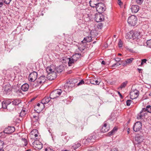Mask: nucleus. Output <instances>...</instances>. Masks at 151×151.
<instances>
[{
  "label": "nucleus",
  "mask_w": 151,
  "mask_h": 151,
  "mask_svg": "<svg viewBox=\"0 0 151 151\" xmlns=\"http://www.w3.org/2000/svg\"><path fill=\"white\" fill-rule=\"evenodd\" d=\"M137 17L134 15L129 17L127 20L128 23L131 26H134L137 22Z\"/></svg>",
  "instance_id": "obj_1"
},
{
  "label": "nucleus",
  "mask_w": 151,
  "mask_h": 151,
  "mask_svg": "<svg viewBox=\"0 0 151 151\" xmlns=\"http://www.w3.org/2000/svg\"><path fill=\"white\" fill-rule=\"evenodd\" d=\"M62 92L61 89H58L54 90L50 93V98L52 99H54L59 97Z\"/></svg>",
  "instance_id": "obj_2"
},
{
  "label": "nucleus",
  "mask_w": 151,
  "mask_h": 151,
  "mask_svg": "<svg viewBox=\"0 0 151 151\" xmlns=\"http://www.w3.org/2000/svg\"><path fill=\"white\" fill-rule=\"evenodd\" d=\"M96 11L99 13L104 12L106 9V6L103 3H99L95 7Z\"/></svg>",
  "instance_id": "obj_3"
},
{
  "label": "nucleus",
  "mask_w": 151,
  "mask_h": 151,
  "mask_svg": "<svg viewBox=\"0 0 151 151\" xmlns=\"http://www.w3.org/2000/svg\"><path fill=\"white\" fill-rule=\"evenodd\" d=\"M3 93L4 94L9 95L11 93L12 89V87L9 84H7L3 88Z\"/></svg>",
  "instance_id": "obj_4"
},
{
  "label": "nucleus",
  "mask_w": 151,
  "mask_h": 151,
  "mask_svg": "<svg viewBox=\"0 0 151 151\" xmlns=\"http://www.w3.org/2000/svg\"><path fill=\"white\" fill-rule=\"evenodd\" d=\"M139 92L136 89L132 88L130 93V99H133L137 98L138 96Z\"/></svg>",
  "instance_id": "obj_5"
},
{
  "label": "nucleus",
  "mask_w": 151,
  "mask_h": 151,
  "mask_svg": "<svg viewBox=\"0 0 151 151\" xmlns=\"http://www.w3.org/2000/svg\"><path fill=\"white\" fill-rule=\"evenodd\" d=\"M47 78L44 75H42L38 78L36 82H37V85L40 86L42 85L44 83L47 79Z\"/></svg>",
  "instance_id": "obj_6"
},
{
  "label": "nucleus",
  "mask_w": 151,
  "mask_h": 151,
  "mask_svg": "<svg viewBox=\"0 0 151 151\" xmlns=\"http://www.w3.org/2000/svg\"><path fill=\"white\" fill-rule=\"evenodd\" d=\"M142 124L140 122H136L133 127V129L135 132L140 131L142 129Z\"/></svg>",
  "instance_id": "obj_7"
},
{
  "label": "nucleus",
  "mask_w": 151,
  "mask_h": 151,
  "mask_svg": "<svg viewBox=\"0 0 151 151\" xmlns=\"http://www.w3.org/2000/svg\"><path fill=\"white\" fill-rule=\"evenodd\" d=\"M37 73L35 71H33L29 75V80L31 82H33L37 79Z\"/></svg>",
  "instance_id": "obj_8"
},
{
  "label": "nucleus",
  "mask_w": 151,
  "mask_h": 151,
  "mask_svg": "<svg viewBox=\"0 0 151 151\" xmlns=\"http://www.w3.org/2000/svg\"><path fill=\"white\" fill-rule=\"evenodd\" d=\"M135 144L136 145H139L144 140L143 137L139 134L136 135L135 138Z\"/></svg>",
  "instance_id": "obj_9"
},
{
  "label": "nucleus",
  "mask_w": 151,
  "mask_h": 151,
  "mask_svg": "<svg viewBox=\"0 0 151 151\" xmlns=\"http://www.w3.org/2000/svg\"><path fill=\"white\" fill-rule=\"evenodd\" d=\"M33 144L36 150H40L43 147V145L39 141H35Z\"/></svg>",
  "instance_id": "obj_10"
},
{
  "label": "nucleus",
  "mask_w": 151,
  "mask_h": 151,
  "mask_svg": "<svg viewBox=\"0 0 151 151\" xmlns=\"http://www.w3.org/2000/svg\"><path fill=\"white\" fill-rule=\"evenodd\" d=\"M104 20V15L101 13H99L96 15L95 21L97 22H100L103 21Z\"/></svg>",
  "instance_id": "obj_11"
},
{
  "label": "nucleus",
  "mask_w": 151,
  "mask_h": 151,
  "mask_svg": "<svg viewBox=\"0 0 151 151\" xmlns=\"http://www.w3.org/2000/svg\"><path fill=\"white\" fill-rule=\"evenodd\" d=\"M133 39L135 41L138 40L141 37L140 32L139 31H133Z\"/></svg>",
  "instance_id": "obj_12"
},
{
  "label": "nucleus",
  "mask_w": 151,
  "mask_h": 151,
  "mask_svg": "<svg viewBox=\"0 0 151 151\" xmlns=\"http://www.w3.org/2000/svg\"><path fill=\"white\" fill-rule=\"evenodd\" d=\"M14 130L15 128L14 127H9L5 129L4 132L5 133L9 134L12 133Z\"/></svg>",
  "instance_id": "obj_13"
},
{
  "label": "nucleus",
  "mask_w": 151,
  "mask_h": 151,
  "mask_svg": "<svg viewBox=\"0 0 151 151\" xmlns=\"http://www.w3.org/2000/svg\"><path fill=\"white\" fill-rule=\"evenodd\" d=\"M96 138V134H92L89 135L88 137V141L89 143H93L95 141Z\"/></svg>",
  "instance_id": "obj_14"
},
{
  "label": "nucleus",
  "mask_w": 151,
  "mask_h": 151,
  "mask_svg": "<svg viewBox=\"0 0 151 151\" xmlns=\"http://www.w3.org/2000/svg\"><path fill=\"white\" fill-rule=\"evenodd\" d=\"M11 103V102L3 101L2 103V107L4 109H9L11 110L12 109L9 108V104Z\"/></svg>",
  "instance_id": "obj_15"
},
{
  "label": "nucleus",
  "mask_w": 151,
  "mask_h": 151,
  "mask_svg": "<svg viewBox=\"0 0 151 151\" xmlns=\"http://www.w3.org/2000/svg\"><path fill=\"white\" fill-rule=\"evenodd\" d=\"M147 114L146 112L142 109L140 113L138 114L137 116V119H143L145 115Z\"/></svg>",
  "instance_id": "obj_16"
},
{
  "label": "nucleus",
  "mask_w": 151,
  "mask_h": 151,
  "mask_svg": "<svg viewBox=\"0 0 151 151\" xmlns=\"http://www.w3.org/2000/svg\"><path fill=\"white\" fill-rule=\"evenodd\" d=\"M139 9V7L137 5H133L131 6V9L132 13H137Z\"/></svg>",
  "instance_id": "obj_17"
},
{
  "label": "nucleus",
  "mask_w": 151,
  "mask_h": 151,
  "mask_svg": "<svg viewBox=\"0 0 151 151\" xmlns=\"http://www.w3.org/2000/svg\"><path fill=\"white\" fill-rule=\"evenodd\" d=\"M99 3V1L97 0H90L89 1L90 6L93 8L95 7Z\"/></svg>",
  "instance_id": "obj_18"
},
{
  "label": "nucleus",
  "mask_w": 151,
  "mask_h": 151,
  "mask_svg": "<svg viewBox=\"0 0 151 151\" xmlns=\"http://www.w3.org/2000/svg\"><path fill=\"white\" fill-rule=\"evenodd\" d=\"M45 107V106L42 103H41V104L40 103H38L35 106L36 109H37V110H38L39 112L42 111Z\"/></svg>",
  "instance_id": "obj_19"
},
{
  "label": "nucleus",
  "mask_w": 151,
  "mask_h": 151,
  "mask_svg": "<svg viewBox=\"0 0 151 151\" xmlns=\"http://www.w3.org/2000/svg\"><path fill=\"white\" fill-rule=\"evenodd\" d=\"M51 99H52L50 98V97L48 96L45 97L42 100L41 103L44 105L45 104L49 102Z\"/></svg>",
  "instance_id": "obj_20"
},
{
  "label": "nucleus",
  "mask_w": 151,
  "mask_h": 151,
  "mask_svg": "<svg viewBox=\"0 0 151 151\" xmlns=\"http://www.w3.org/2000/svg\"><path fill=\"white\" fill-rule=\"evenodd\" d=\"M133 31L132 30L126 34L125 37L127 39H132L133 38Z\"/></svg>",
  "instance_id": "obj_21"
},
{
  "label": "nucleus",
  "mask_w": 151,
  "mask_h": 151,
  "mask_svg": "<svg viewBox=\"0 0 151 151\" xmlns=\"http://www.w3.org/2000/svg\"><path fill=\"white\" fill-rule=\"evenodd\" d=\"M109 129V127H107V124L106 123H104L101 130V132L104 133L107 132Z\"/></svg>",
  "instance_id": "obj_22"
},
{
  "label": "nucleus",
  "mask_w": 151,
  "mask_h": 151,
  "mask_svg": "<svg viewBox=\"0 0 151 151\" xmlns=\"http://www.w3.org/2000/svg\"><path fill=\"white\" fill-rule=\"evenodd\" d=\"M92 40V37L91 36H88L85 37L83 40L82 41L83 43H86L87 42H90Z\"/></svg>",
  "instance_id": "obj_23"
},
{
  "label": "nucleus",
  "mask_w": 151,
  "mask_h": 151,
  "mask_svg": "<svg viewBox=\"0 0 151 151\" xmlns=\"http://www.w3.org/2000/svg\"><path fill=\"white\" fill-rule=\"evenodd\" d=\"M53 68V67L51 66L48 67L47 68H46V71L48 74H50L56 71L55 69L52 68Z\"/></svg>",
  "instance_id": "obj_24"
},
{
  "label": "nucleus",
  "mask_w": 151,
  "mask_h": 151,
  "mask_svg": "<svg viewBox=\"0 0 151 151\" xmlns=\"http://www.w3.org/2000/svg\"><path fill=\"white\" fill-rule=\"evenodd\" d=\"M29 88L28 84L27 83H24L22 85L21 87V89L24 91H26L28 90Z\"/></svg>",
  "instance_id": "obj_25"
},
{
  "label": "nucleus",
  "mask_w": 151,
  "mask_h": 151,
  "mask_svg": "<svg viewBox=\"0 0 151 151\" xmlns=\"http://www.w3.org/2000/svg\"><path fill=\"white\" fill-rule=\"evenodd\" d=\"M50 74H51L50 76V78H49V80H53L56 78L57 74L56 73V70Z\"/></svg>",
  "instance_id": "obj_26"
},
{
  "label": "nucleus",
  "mask_w": 151,
  "mask_h": 151,
  "mask_svg": "<svg viewBox=\"0 0 151 151\" xmlns=\"http://www.w3.org/2000/svg\"><path fill=\"white\" fill-rule=\"evenodd\" d=\"M81 56V54L80 53H75L71 57L73 58V59H74V60L76 61L78 59L80 58Z\"/></svg>",
  "instance_id": "obj_27"
},
{
  "label": "nucleus",
  "mask_w": 151,
  "mask_h": 151,
  "mask_svg": "<svg viewBox=\"0 0 151 151\" xmlns=\"http://www.w3.org/2000/svg\"><path fill=\"white\" fill-rule=\"evenodd\" d=\"M136 41L137 42V44L139 45L142 46L145 45V40L144 39L141 38Z\"/></svg>",
  "instance_id": "obj_28"
},
{
  "label": "nucleus",
  "mask_w": 151,
  "mask_h": 151,
  "mask_svg": "<svg viewBox=\"0 0 151 151\" xmlns=\"http://www.w3.org/2000/svg\"><path fill=\"white\" fill-rule=\"evenodd\" d=\"M12 104L14 105H18L21 102V100L19 99H15L12 101Z\"/></svg>",
  "instance_id": "obj_29"
},
{
  "label": "nucleus",
  "mask_w": 151,
  "mask_h": 151,
  "mask_svg": "<svg viewBox=\"0 0 151 151\" xmlns=\"http://www.w3.org/2000/svg\"><path fill=\"white\" fill-rule=\"evenodd\" d=\"M68 59L69 60L68 65L69 66H72L74 63L76 62L74 59H73L72 57L71 58H69Z\"/></svg>",
  "instance_id": "obj_30"
},
{
  "label": "nucleus",
  "mask_w": 151,
  "mask_h": 151,
  "mask_svg": "<svg viewBox=\"0 0 151 151\" xmlns=\"http://www.w3.org/2000/svg\"><path fill=\"white\" fill-rule=\"evenodd\" d=\"M90 82L91 83L93 84H97L99 85L100 83L95 79L91 78L90 79Z\"/></svg>",
  "instance_id": "obj_31"
},
{
  "label": "nucleus",
  "mask_w": 151,
  "mask_h": 151,
  "mask_svg": "<svg viewBox=\"0 0 151 151\" xmlns=\"http://www.w3.org/2000/svg\"><path fill=\"white\" fill-rule=\"evenodd\" d=\"M143 110H144L146 112L147 111L149 113H151V106L150 105H148L147 106L146 108H144Z\"/></svg>",
  "instance_id": "obj_32"
},
{
  "label": "nucleus",
  "mask_w": 151,
  "mask_h": 151,
  "mask_svg": "<svg viewBox=\"0 0 151 151\" xmlns=\"http://www.w3.org/2000/svg\"><path fill=\"white\" fill-rule=\"evenodd\" d=\"M68 83L69 86V89L68 90H70V91L71 90V89L73 87H74L75 86V84L74 83H71L70 81L68 82Z\"/></svg>",
  "instance_id": "obj_33"
},
{
  "label": "nucleus",
  "mask_w": 151,
  "mask_h": 151,
  "mask_svg": "<svg viewBox=\"0 0 151 151\" xmlns=\"http://www.w3.org/2000/svg\"><path fill=\"white\" fill-rule=\"evenodd\" d=\"M69 87L68 84V83H65V84L64 86V89H65L64 91L66 92H69L70 91V90H68L69 89Z\"/></svg>",
  "instance_id": "obj_34"
},
{
  "label": "nucleus",
  "mask_w": 151,
  "mask_h": 151,
  "mask_svg": "<svg viewBox=\"0 0 151 151\" xmlns=\"http://www.w3.org/2000/svg\"><path fill=\"white\" fill-rule=\"evenodd\" d=\"M127 83L128 81H126L124 82L121 84L120 88L121 89L124 88L127 85Z\"/></svg>",
  "instance_id": "obj_35"
},
{
  "label": "nucleus",
  "mask_w": 151,
  "mask_h": 151,
  "mask_svg": "<svg viewBox=\"0 0 151 151\" xmlns=\"http://www.w3.org/2000/svg\"><path fill=\"white\" fill-rule=\"evenodd\" d=\"M21 141L23 145L26 146L27 144V139L25 138H22Z\"/></svg>",
  "instance_id": "obj_36"
},
{
  "label": "nucleus",
  "mask_w": 151,
  "mask_h": 151,
  "mask_svg": "<svg viewBox=\"0 0 151 151\" xmlns=\"http://www.w3.org/2000/svg\"><path fill=\"white\" fill-rule=\"evenodd\" d=\"M4 144V142L3 141L0 140V151H4V150L3 149Z\"/></svg>",
  "instance_id": "obj_37"
},
{
  "label": "nucleus",
  "mask_w": 151,
  "mask_h": 151,
  "mask_svg": "<svg viewBox=\"0 0 151 151\" xmlns=\"http://www.w3.org/2000/svg\"><path fill=\"white\" fill-rule=\"evenodd\" d=\"M81 145L78 142H76L73 146V147L75 150L80 147Z\"/></svg>",
  "instance_id": "obj_38"
},
{
  "label": "nucleus",
  "mask_w": 151,
  "mask_h": 151,
  "mask_svg": "<svg viewBox=\"0 0 151 151\" xmlns=\"http://www.w3.org/2000/svg\"><path fill=\"white\" fill-rule=\"evenodd\" d=\"M33 120H34L35 122L38 121L39 119V115L38 114L37 116L36 115H33Z\"/></svg>",
  "instance_id": "obj_39"
},
{
  "label": "nucleus",
  "mask_w": 151,
  "mask_h": 151,
  "mask_svg": "<svg viewBox=\"0 0 151 151\" xmlns=\"http://www.w3.org/2000/svg\"><path fill=\"white\" fill-rule=\"evenodd\" d=\"M134 59V58H131L129 59H128L125 60L126 63L127 64L131 63L132 62Z\"/></svg>",
  "instance_id": "obj_40"
},
{
  "label": "nucleus",
  "mask_w": 151,
  "mask_h": 151,
  "mask_svg": "<svg viewBox=\"0 0 151 151\" xmlns=\"http://www.w3.org/2000/svg\"><path fill=\"white\" fill-rule=\"evenodd\" d=\"M82 142L83 144L85 145L88 144V143H89L88 141V138L83 139L82 140Z\"/></svg>",
  "instance_id": "obj_41"
},
{
  "label": "nucleus",
  "mask_w": 151,
  "mask_h": 151,
  "mask_svg": "<svg viewBox=\"0 0 151 151\" xmlns=\"http://www.w3.org/2000/svg\"><path fill=\"white\" fill-rule=\"evenodd\" d=\"M147 44L149 47L151 48V39L147 41Z\"/></svg>",
  "instance_id": "obj_42"
},
{
  "label": "nucleus",
  "mask_w": 151,
  "mask_h": 151,
  "mask_svg": "<svg viewBox=\"0 0 151 151\" xmlns=\"http://www.w3.org/2000/svg\"><path fill=\"white\" fill-rule=\"evenodd\" d=\"M89 151H97V150L96 147H91L89 148Z\"/></svg>",
  "instance_id": "obj_43"
},
{
  "label": "nucleus",
  "mask_w": 151,
  "mask_h": 151,
  "mask_svg": "<svg viewBox=\"0 0 151 151\" xmlns=\"http://www.w3.org/2000/svg\"><path fill=\"white\" fill-rule=\"evenodd\" d=\"M147 61V60L145 59L141 60V62L140 65L142 66L144 63H146Z\"/></svg>",
  "instance_id": "obj_44"
},
{
  "label": "nucleus",
  "mask_w": 151,
  "mask_h": 151,
  "mask_svg": "<svg viewBox=\"0 0 151 151\" xmlns=\"http://www.w3.org/2000/svg\"><path fill=\"white\" fill-rule=\"evenodd\" d=\"M25 114L26 113L25 110H22L20 113V115L21 116H24Z\"/></svg>",
  "instance_id": "obj_45"
},
{
  "label": "nucleus",
  "mask_w": 151,
  "mask_h": 151,
  "mask_svg": "<svg viewBox=\"0 0 151 151\" xmlns=\"http://www.w3.org/2000/svg\"><path fill=\"white\" fill-rule=\"evenodd\" d=\"M121 65V63H119V62H117L116 63H115V64H113L112 65L111 67H116L118 66Z\"/></svg>",
  "instance_id": "obj_46"
},
{
  "label": "nucleus",
  "mask_w": 151,
  "mask_h": 151,
  "mask_svg": "<svg viewBox=\"0 0 151 151\" xmlns=\"http://www.w3.org/2000/svg\"><path fill=\"white\" fill-rule=\"evenodd\" d=\"M132 102V100H128L126 101L127 105V106H129L131 105Z\"/></svg>",
  "instance_id": "obj_47"
},
{
  "label": "nucleus",
  "mask_w": 151,
  "mask_h": 151,
  "mask_svg": "<svg viewBox=\"0 0 151 151\" xmlns=\"http://www.w3.org/2000/svg\"><path fill=\"white\" fill-rule=\"evenodd\" d=\"M12 0H4V3L6 4H9Z\"/></svg>",
  "instance_id": "obj_48"
},
{
  "label": "nucleus",
  "mask_w": 151,
  "mask_h": 151,
  "mask_svg": "<svg viewBox=\"0 0 151 151\" xmlns=\"http://www.w3.org/2000/svg\"><path fill=\"white\" fill-rule=\"evenodd\" d=\"M143 1V0H136V3L139 4H142Z\"/></svg>",
  "instance_id": "obj_49"
},
{
  "label": "nucleus",
  "mask_w": 151,
  "mask_h": 151,
  "mask_svg": "<svg viewBox=\"0 0 151 151\" xmlns=\"http://www.w3.org/2000/svg\"><path fill=\"white\" fill-rule=\"evenodd\" d=\"M61 68V67L60 66L59 68H57V72L60 73L63 71V70L62 69L60 68Z\"/></svg>",
  "instance_id": "obj_50"
},
{
  "label": "nucleus",
  "mask_w": 151,
  "mask_h": 151,
  "mask_svg": "<svg viewBox=\"0 0 151 151\" xmlns=\"http://www.w3.org/2000/svg\"><path fill=\"white\" fill-rule=\"evenodd\" d=\"M45 151H54V150L48 147L45 149Z\"/></svg>",
  "instance_id": "obj_51"
},
{
  "label": "nucleus",
  "mask_w": 151,
  "mask_h": 151,
  "mask_svg": "<svg viewBox=\"0 0 151 151\" xmlns=\"http://www.w3.org/2000/svg\"><path fill=\"white\" fill-rule=\"evenodd\" d=\"M85 48L84 47L83 48H82L81 47H78V49L80 51V52H82L84 50Z\"/></svg>",
  "instance_id": "obj_52"
},
{
  "label": "nucleus",
  "mask_w": 151,
  "mask_h": 151,
  "mask_svg": "<svg viewBox=\"0 0 151 151\" xmlns=\"http://www.w3.org/2000/svg\"><path fill=\"white\" fill-rule=\"evenodd\" d=\"M84 81L83 80H81L78 83V85H80L84 83Z\"/></svg>",
  "instance_id": "obj_53"
},
{
  "label": "nucleus",
  "mask_w": 151,
  "mask_h": 151,
  "mask_svg": "<svg viewBox=\"0 0 151 151\" xmlns=\"http://www.w3.org/2000/svg\"><path fill=\"white\" fill-rule=\"evenodd\" d=\"M3 0H0V7H1L3 5Z\"/></svg>",
  "instance_id": "obj_54"
},
{
  "label": "nucleus",
  "mask_w": 151,
  "mask_h": 151,
  "mask_svg": "<svg viewBox=\"0 0 151 151\" xmlns=\"http://www.w3.org/2000/svg\"><path fill=\"white\" fill-rule=\"evenodd\" d=\"M121 59L120 58H115V60L116 61L119 62L120 60Z\"/></svg>",
  "instance_id": "obj_55"
},
{
  "label": "nucleus",
  "mask_w": 151,
  "mask_h": 151,
  "mask_svg": "<svg viewBox=\"0 0 151 151\" xmlns=\"http://www.w3.org/2000/svg\"><path fill=\"white\" fill-rule=\"evenodd\" d=\"M114 132L111 130V132H109L108 134L109 135H111L113 134Z\"/></svg>",
  "instance_id": "obj_56"
},
{
  "label": "nucleus",
  "mask_w": 151,
  "mask_h": 151,
  "mask_svg": "<svg viewBox=\"0 0 151 151\" xmlns=\"http://www.w3.org/2000/svg\"><path fill=\"white\" fill-rule=\"evenodd\" d=\"M117 128L116 127H114L113 129L112 130V131L114 132L115 131H117Z\"/></svg>",
  "instance_id": "obj_57"
},
{
  "label": "nucleus",
  "mask_w": 151,
  "mask_h": 151,
  "mask_svg": "<svg viewBox=\"0 0 151 151\" xmlns=\"http://www.w3.org/2000/svg\"><path fill=\"white\" fill-rule=\"evenodd\" d=\"M118 44H119V46L120 47H122V42H121V41H119V43H118Z\"/></svg>",
  "instance_id": "obj_58"
},
{
  "label": "nucleus",
  "mask_w": 151,
  "mask_h": 151,
  "mask_svg": "<svg viewBox=\"0 0 151 151\" xmlns=\"http://www.w3.org/2000/svg\"><path fill=\"white\" fill-rule=\"evenodd\" d=\"M111 151H118V150L117 149L114 148L112 149L111 150Z\"/></svg>",
  "instance_id": "obj_59"
},
{
  "label": "nucleus",
  "mask_w": 151,
  "mask_h": 151,
  "mask_svg": "<svg viewBox=\"0 0 151 151\" xmlns=\"http://www.w3.org/2000/svg\"><path fill=\"white\" fill-rule=\"evenodd\" d=\"M118 3L119 5H121L122 4L120 0H118Z\"/></svg>",
  "instance_id": "obj_60"
},
{
  "label": "nucleus",
  "mask_w": 151,
  "mask_h": 151,
  "mask_svg": "<svg viewBox=\"0 0 151 151\" xmlns=\"http://www.w3.org/2000/svg\"><path fill=\"white\" fill-rule=\"evenodd\" d=\"M118 94H119V96H120V98H123L122 96V95L121 94V93H120L118 91Z\"/></svg>",
  "instance_id": "obj_61"
},
{
  "label": "nucleus",
  "mask_w": 151,
  "mask_h": 151,
  "mask_svg": "<svg viewBox=\"0 0 151 151\" xmlns=\"http://www.w3.org/2000/svg\"><path fill=\"white\" fill-rule=\"evenodd\" d=\"M98 25L99 26L100 28L102 27V24L101 23H99Z\"/></svg>",
  "instance_id": "obj_62"
},
{
  "label": "nucleus",
  "mask_w": 151,
  "mask_h": 151,
  "mask_svg": "<svg viewBox=\"0 0 151 151\" xmlns=\"http://www.w3.org/2000/svg\"><path fill=\"white\" fill-rule=\"evenodd\" d=\"M137 70H138L139 73H140L141 72V71L142 70L141 69H140L138 68L137 69Z\"/></svg>",
  "instance_id": "obj_63"
},
{
  "label": "nucleus",
  "mask_w": 151,
  "mask_h": 151,
  "mask_svg": "<svg viewBox=\"0 0 151 151\" xmlns=\"http://www.w3.org/2000/svg\"><path fill=\"white\" fill-rule=\"evenodd\" d=\"M101 63L102 64H103V65H105V62L103 60L102 61Z\"/></svg>",
  "instance_id": "obj_64"
}]
</instances>
